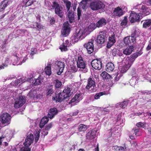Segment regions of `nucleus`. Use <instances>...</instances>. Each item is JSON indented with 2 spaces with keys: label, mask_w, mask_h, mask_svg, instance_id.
<instances>
[{
  "label": "nucleus",
  "mask_w": 151,
  "mask_h": 151,
  "mask_svg": "<svg viewBox=\"0 0 151 151\" xmlns=\"http://www.w3.org/2000/svg\"><path fill=\"white\" fill-rule=\"evenodd\" d=\"M77 4L76 3V4H74V5H73V6H72L73 9V10L74 11H75L76 9V6H77Z\"/></svg>",
  "instance_id": "nucleus-64"
},
{
  "label": "nucleus",
  "mask_w": 151,
  "mask_h": 151,
  "mask_svg": "<svg viewBox=\"0 0 151 151\" xmlns=\"http://www.w3.org/2000/svg\"><path fill=\"white\" fill-rule=\"evenodd\" d=\"M14 106L16 109H18L19 108V99L17 98L15 100Z\"/></svg>",
  "instance_id": "nucleus-44"
},
{
  "label": "nucleus",
  "mask_w": 151,
  "mask_h": 151,
  "mask_svg": "<svg viewBox=\"0 0 151 151\" xmlns=\"http://www.w3.org/2000/svg\"><path fill=\"white\" fill-rule=\"evenodd\" d=\"M34 139V136L32 134H30L29 135L27 136L25 142L23 143L24 146L29 147V146H30L33 142Z\"/></svg>",
  "instance_id": "nucleus-15"
},
{
  "label": "nucleus",
  "mask_w": 151,
  "mask_h": 151,
  "mask_svg": "<svg viewBox=\"0 0 151 151\" xmlns=\"http://www.w3.org/2000/svg\"><path fill=\"white\" fill-rule=\"evenodd\" d=\"M70 25L68 22L65 23L63 24V26L61 31L62 34L65 36H66L70 33Z\"/></svg>",
  "instance_id": "nucleus-11"
},
{
  "label": "nucleus",
  "mask_w": 151,
  "mask_h": 151,
  "mask_svg": "<svg viewBox=\"0 0 151 151\" xmlns=\"http://www.w3.org/2000/svg\"><path fill=\"white\" fill-rule=\"evenodd\" d=\"M42 96L41 94H36V96H35V98L36 99H40V97H41Z\"/></svg>",
  "instance_id": "nucleus-63"
},
{
  "label": "nucleus",
  "mask_w": 151,
  "mask_h": 151,
  "mask_svg": "<svg viewBox=\"0 0 151 151\" xmlns=\"http://www.w3.org/2000/svg\"><path fill=\"white\" fill-rule=\"evenodd\" d=\"M137 32L136 30H135L132 33L131 35V36H129L131 37H132V39H134L135 40V42H136V38L137 37Z\"/></svg>",
  "instance_id": "nucleus-45"
},
{
  "label": "nucleus",
  "mask_w": 151,
  "mask_h": 151,
  "mask_svg": "<svg viewBox=\"0 0 151 151\" xmlns=\"http://www.w3.org/2000/svg\"><path fill=\"white\" fill-rule=\"evenodd\" d=\"M70 88L67 87L64 89L63 92L60 93L56 95V97H52V99L55 100L56 102H61L65 99H67L71 95Z\"/></svg>",
  "instance_id": "nucleus-1"
},
{
  "label": "nucleus",
  "mask_w": 151,
  "mask_h": 151,
  "mask_svg": "<svg viewBox=\"0 0 151 151\" xmlns=\"http://www.w3.org/2000/svg\"><path fill=\"white\" fill-rule=\"evenodd\" d=\"M18 80H17L14 82H12L10 84L9 86H17L18 84Z\"/></svg>",
  "instance_id": "nucleus-55"
},
{
  "label": "nucleus",
  "mask_w": 151,
  "mask_h": 151,
  "mask_svg": "<svg viewBox=\"0 0 151 151\" xmlns=\"http://www.w3.org/2000/svg\"><path fill=\"white\" fill-rule=\"evenodd\" d=\"M31 51L30 55L32 56H33L37 52V49L35 48H32L31 49Z\"/></svg>",
  "instance_id": "nucleus-53"
},
{
  "label": "nucleus",
  "mask_w": 151,
  "mask_h": 151,
  "mask_svg": "<svg viewBox=\"0 0 151 151\" xmlns=\"http://www.w3.org/2000/svg\"><path fill=\"white\" fill-rule=\"evenodd\" d=\"M132 37L127 36L124 38V42L126 45H129L130 46L134 45L135 43V40L132 39Z\"/></svg>",
  "instance_id": "nucleus-20"
},
{
  "label": "nucleus",
  "mask_w": 151,
  "mask_h": 151,
  "mask_svg": "<svg viewBox=\"0 0 151 151\" xmlns=\"http://www.w3.org/2000/svg\"><path fill=\"white\" fill-rule=\"evenodd\" d=\"M49 121L48 117H44L42 118L40 123V127L42 128L45 125L47 124Z\"/></svg>",
  "instance_id": "nucleus-25"
},
{
  "label": "nucleus",
  "mask_w": 151,
  "mask_h": 151,
  "mask_svg": "<svg viewBox=\"0 0 151 151\" xmlns=\"http://www.w3.org/2000/svg\"><path fill=\"white\" fill-rule=\"evenodd\" d=\"M34 81H33L34 84L35 86L40 85L41 84L43 81L42 78L41 76L40 75L38 78L36 79Z\"/></svg>",
  "instance_id": "nucleus-31"
},
{
  "label": "nucleus",
  "mask_w": 151,
  "mask_h": 151,
  "mask_svg": "<svg viewBox=\"0 0 151 151\" xmlns=\"http://www.w3.org/2000/svg\"><path fill=\"white\" fill-rule=\"evenodd\" d=\"M88 128V126L81 124L78 126V131L80 132H85Z\"/></svg>",
  "instance_id": "nucleus-30"
},
{
  "label": "nucleus",
  "mask_w": 151,
  "mask_h": 151,
  "mask_svg": "<svg viewBox=\"0 0 151 151\" xmlns=\"http://www.w3.org/2000/svg\"><path fill=\"white\" fill-rule=\"evenodd\" d=\"M37 92L36 91L31 90L29 92L28 94V96L31 98L35 99V96L37 94Z\"/></svg>",
  "instance_id": "nucleus-34"
},
{
  "label": "nucleus",
  "mask_w": 151,
  "mask_h": 151,
  "mask_svg": "<svg viewBox=\"0 0 151 151\" xmlns=\"http://www.w3.org/2000/svg\"><path fill=\"white\" fill-rule=\"evenodd\" d=\"M21 151H31V149L29 147L24 146L21 148Z\"/></svg>",
  "instance_id": "nucleus-51"
},
{
  "label": "nucleus",
  "mask_w": 151,
  "mask_h": 151,
  "mask_svg": "<svg viewBox=\"0 0 151 151\" xmlns=\"http://www.w3.org/2000/svg\"><path fill=\"white\" fill-rule=\"evenodd\" d=\"M7 66V65L6 64H3L1 65H0V70L4 68L5 67H6Z\"/></svg>",
  "instance_id": "nucleus-61"
},
{
  "label": "nucleus",
  "mask_w": 151,
  "mask_h": 151,
  "mask_svg": "<svg viewBox=\"0 0 151 151\" xmlns=\"http://www.w3.org/2000/svg\"><path fill=\"white\" fill-rule=\"evenodd\" d=\"M77 65L78 68L81 69H85L86 67V62L83 60V58L81 56H78V58Z\"/></svg>",
  "instance_id": "nucleus-13"
},
{
  "label": "nucleus",
  "mask_w": 151,
  "mask_h": 151,
  "mask_svg": "<svg viewBox=\"0 0 151 151\" xmlns=\"http://www.w3.org/2000/svg\"><path fill=\"white\" fill-rule=\"evenodd\" d=\"M130 67L127 64L124 65L119 68V70L121 73H124Z\"/></svg>",
  "instance_id": "nucleus-32"
},
{
  "label": "nucleus",
  "mask_w": 151,
  "mask_h": 151,
  "mask_svg": "<svg viewBox=\"0 0 151 151\" xmlns=\"http://www.w3.org/2000/svg\"><path fill=\"white\" fill-rule=\"evenodd\" d=\"M97 133V131L92 129L89 131L86 134V139L87 140H91L94 139Z\"/></svg>",
  "instance_id": "nucleus-17"
},
{
  "label": "nucleus",
  "mask_w": 151,
  "mask_h": 151,
  "mask_svg": "<svg viewBox=\"0 0 151 151\" xmlns=\"http://www.w3.org/2000/svg\"><path fill=\"white\" fill-rule=\"evenodd\" d=\"M100 76L103 79H105L106 80L112 78L111 76L106 71L102 72L101 73Z\"/></svg>",
  "instance_id": "nucleus-28"
},
{
  "label": "nucleus",
  "mask_w": 151,
  "mask_h": 151,
  "mask_svg": "<svg viewBox=\"0 0 151 151\" xmlns=\"http://www.w3.org/2000/svg\"><path fill=\"white\" fill-rule=\"evenodd\" d=\"M148 8L145 5H142L140 9V14L144 16H146L148 14Z\"/></svg>",
  "instance_id": "nucleus-23"
},
{
  "label": "nucleus",
  "mask_w": 151,
  "mask_h": 151,
  "mask_svg": "<svg viewBox=\"0 0 151 151\" xmlns=\"http://www.w3.org/2000/svg\"><path fill=\"white\" fill-rule=\"evenodd\" d=\"M106 33L105 31H101L99 32L96 40L97 43L102 44L105 42L106 36Z\"/></svg>",
  "instance_id": "nucleus-7"
},
{
  "label": "nucleus",
  "mask_w": 151,
  "mask_h": 151,
  "mask_svg": "<svg viewBox=\"0 0 151 151\" xmlns=\"http://www.w3.org/2000/svg\"><path fill=\"white\" fill-rule=\"evenodd\" d=\"M40 132L39 131H38L36 133V137L35 138V141L36 142H37L39 140L40 136Z\"/></svg>",
  "instance_id": "nucleus-54"
},
{
  "label": "nucleus",
  "mask_w": 151,
  "mask_h": 151,
  "mask_svg": "<svg viewBox=\"0 0 151 151\" xmlns=\"http://www.w3.org/2000/svg\"><path fill=\"white\" fill-rule=\"evenodd\" d=\"M36 26L39 29H42L43 28V26L41 24L38 22H36Z\"/></svg>",
  "instance_id": "nucleus-57"
},
{
  "label": "nucleus",
  "mask_w": 151,
  "mask_h": 151,
  "mask_svg": "<svg viewBox=\"0 0 151 151\" xmlns=\"http://www.w3.org/2000/svg\"><path fill=\"white\" fill-rule=\"evenodd\" d=\"M114 149L116 151H124V148L121 146H114Z\"/></svg>",
  "instance_id": "nucleus-39"
},
{
  "label": "nucleus",
  "mask_w": 151,
  "mask_h": 151,
  "mask_svg": "<svg viewBox=\"0 0 151 151\" xmlns=\"http://www.w3.org/2000/svg\"><path fill=\"white\" fill-rule=\"evenodd\" d=\"M127 102L126 101H124L120 103V106L122 108H124L127 106Z\"/></svg>",
  "instance_id": "nucleus-46"
},
{
  "label": "nucleus",
  "mask_w": 151,
  "mask_h": 151,
  "mask_svg": "<svg viewBox=\"0 0 151 151\" xmlns=\"http://www.w3.org/2000/svg\"><path fill=\"white\" fill-rule=\"evenodd\" d=\"M11 118L10 114L7 113H4L0 115V121L2 124L7 125L10 124Z\"/></svg>",
  "instance_id": "nucleus-6"
},
{
  "label": "nucleus",
  "mask_w": 151,
  "mask_h": 151,
  "mask_svg": "<svg viewBox=\"0 0 151 151\" xmlns=\"http://www.w3.org/2000/svg\"><path fill=\"white\" fill-rule=\"evenodd\" d=\"M113 14L114 17H120L123 14V11L122 9L118 6L114 8Z\"/></svg>",
  "instance_id": "nucleus-19"
},
{
  "label": "nucleus",
  "mask_w": 151,
  "mask_h": 151,
  "mask_svg": "<svg viewBox=\"0 0 151 151\" xmlns=\"http://www.w3.org/2000/svg\"><path fill=\"white\" fill-rule=\"evenodd\" d=\"M55 65L59 69V70L57 72V74L58 75H60L63 72L65 67V64L64 62L57 61L56 62Z\"/></svg>",
  "instance_id": "nucleus-14"
},
{
  "label": "nucleus",
  "mask_w": 151,
  "mask_h": 151,
  "mask_svg": "<svg viewBox=\"0 0 151 151\" xmlns=\"http://www.w3.org/2000/svg\"><path fill=\"white\" fill-rule=\"evenodd\" d=\"M68 17L69 18V22L70 23H72L74 21V13L73 11L70 10L69 11L68 14Z\"/></svg>",
  "instance_id": "nucleus-26"
},
{
  "label": "nucleus",
  "mask_w": 151,
  "mask_h": 151,
  "mask_svg": "<svg viewBox=\"0 0 151 151\" xmlns=\"http://www.w3.org/2000/svg\"><path fill=\"white\" fill-rule=\"evenodd\" d=\"M92 67L95 70H100L102 68V63L101 59H95L93 60L91 63Z\"/></svg>",
  "instance_id": "nucleus-9"
},
{
  "label": "nucleus",
  "mask_w": 151,
  "mask_h": 151,
  "mask_svg": "<svg viewBox=\"0 0 151 151\" xmlns=\"http://www.w3.org/2000/svg\"><path fill=\"white\" fill-rule=\"evenodd\" d=\"M143 22H144L142 25L143 28H146L151 26V19H148L142 20L141 21V23Z\"/></svg>",
  "instance_id": "nucleus-27"
},
{
  "label": "nucleus",
  "mask_w": 151,
  "mask_h": 151,
  "mask_svg": "<svg viewBox=\"0 0 151 151\" xmlns=\"http://www.w3.org/2000/svg\"><path fill=\"white\" fill-rule=\"evenodd\" d=\"M49 20L50 24L51 25L54 24L55 23V19L53 17H49Z\"/></svg>",
  "instance_id": "nucleus-47"
},
{
  "label": "nucleus",
  "mask_w": 151,
  "mask_h": 151,
  "mask_svg": "<svg viewBox=\"0 0 151 151\" xmlns=\"http://www.w3.org/2000/svg\"><path fill=\"white\" fill-rule=\"evenodd\" d=\"M84 47L86 48L87 53L89 54H91L93 52L94 50V46L93 42H89L83 45Z\"/></svg>",
  "instance_id": "nucleus-16"
},
{
  "label": "nucleus",
  "mask_w": 151,
  "mask_h": 151,
  "mask_svg": "<svg viewBox=\"0 0 151 151\" xmlns=\"http://www.w3.org/2000/svg\"><path fill=\"white\" fill-rule=\"evenodd\" d=\"M123 50V53L126 55H129L131 54L134 50V47L133 45L129 46L127 48Z\"/></svg>",
  "instance_id": "nucleus-22"
},
{
  "label": "nucleus",
  "mask_w": 151,
  "mask_h": 151,
  "mask_svg": "<svg viewBox=\"0 0 151 151\" xmlns=\"http://www.w3.org/2000/svg\"><path fill=\"white\" fill-rule=\"evenodd\" d=\"M35 1H34L32 0H28L26 3V5L27 6H29L33 4L34 2Z\"/></svg>",
  "instance_id": "nucleus-49"
},
{
  "label": "nucleus",
  "mask_w": 151,
  "mask_h": 151,
  "mask_svg": "<svg viewBox=\"0 0 151 151\" xmlns=\"http://www.w3.org/2000/svg\"><path fill=\"white\" fill-rule=\"evenodd\" d=\"M134 132L135 135L137 136H139L141 134L140 129H137L134 130Z\"/></svg>",
  "instance_id": "nucleus-48"
},
{
  "label": "nucleus",
  "mask_w": 151,
  "mask_h": 151,
  "mask_svg": "<svg viewBox=\"0 0 151 151\" xmlns=\"http://www.w3.org/2000/svg\"><path fill=\"white\" fill-rule=\"evenodd\" d=\"M119 75V73H116V76L114 77V80L116 81H117L119 80V76H120V75L119 76H118Z\"/></svg>",
  "instance_id": "nucleus-60"
},
{
  "label": "nucleus",
  "mask_w": 151,
  "mask_h": 151,
  "mask_svg": "<svg viewBox=\"0 0 151 151\" xmlns=\"http://www.w3.org/2000/svg\"><path fill=\"white\" fill-rule=\"evenodd\" d=\"M127 23V17L125 16L124 17V19L122 20V21L121 23V26L126 25Z\"/></svg>",
  "instance_id": "nucleus-42"
},
{
  "label": "nucleus",
  "mask_w": 151,
  "mask_h": 151,
  "mask_svg": "<svg viewBox=\"0 0 151 151\" xmlns=\"http://www.w3.org/2000/svg\"><path fill=\"white\" fill-rule=\"evenodd\" d=\"M46 95L47 96H50L53 93L54 90L52 88H50L46 90Z\"/></svg>",
  "instance_id": "nucleus-41"
},
{
  "label": "nucleus",
  "mask_w": 151,
  "mask_h": 151,
  "mask_svg": "<svg viewBox=\"0 0 151 151\" xmlns=\"http://www.w3.org/2000/svg\"><path fill=\"white\" fill-rule=\"evenodd\" d=\"M15 56L16 57L17 60H15V61L14 62L13 64L14 65H19V64H18V56H17V55H15Z\"/></svg>",
  "instance_id": "nucleus-59"
},
{
  "label": "nucleus",
  "mask_w": 151,
  "mask_h": 151,
  "mask_svg": "<svg viewBox=\"0 0 151 151\" xmlns=\"http://www.w3.org/2000/svg\"><path fill=\"white\" fill-rule=\"evenodd\" d=\"M54 83H55V87L56 88H59L62 85L61 81L58 79H55L54 80Z\"/></svg>",
  "instance_id": "nucleus-33"
},
{
  "label": "nucleus",
  "mask_w": 151,
  "mask_h": 151,
  "mask_svg": "<svg viewBox=\"0 0 151 151\" xmlns=\"http://www.w3.org/2000/svg\"><path fill=\"white\" fill-rule=\"evenodd\" d=\"M95 82L94 79L89 78L88 80L87 84L85 88L87 91L89 93L94 92L96 91V89L94 88L96 87Z\"/></svg>",
  "instance_id": "nucleus-3"
},
{
  "label": "nucleus",
  "mask_w": 151,
  "mask_h": 151,
  "mask_svg": "<svg viewBox=\"0 0 151 151\" xmlns=\"http://www.w3.org/2000/svg\"><path fill=\"white\" fill-rule=\"evenodd\" d=\"M59 48L60 50L61 51H66L68 50L67 48L66 47L64 44H62L60 45Z\"/></svg>",
  "instance_id": "nucleus-43"
},
{
  "label": "nucleus",
  "mask_w": 151,
  "mask_h": 151,
  "mask_svg": "<svg viewBox=\"0 0 151 151\" xmlns=\"http://www.w3.org/2000/svg\"><path fill=\"white\" fill-rule=\"evenodd\" d=\"M52 123H50L45 126V130L46 131L49 130L52 127Z\"/></svg>",
  "instance_id": "nucleus-52"
},
{
  "label": "nucleus",
  "mask_w": 151,
  "mask_h": 151,
  "mask_svg": "<svg viewBox=\"0 0 151 151\" xmlns=\"http://www.w3.org/2000/svg\"><path fill=\"white\" fill-rule=\"evenodd\" d=\"M8 1L7 0H4L1 1L0 3V12L4 10L7 6Z\"/></svg>",
  "instance_id": "nucleus-29"
},
{
  "label": "nucleus",
  "mask_w": 151,
  "mask_h": 151,
  "mask_svg": "<svg viewBox=\"0 0 151 151\" xmlns=\"http://www.w3.org/2000/svg\"><path fill=\"white\" fill-rule=\"evenodd\" d=\"M83 34L79 31L78 33L73 34L71 37V40L73 42H78L79 40H81L83 38Z\"/></svg>",
  "instance_id": "nucleus-12"
},
{
  "label": "nucleus",
  "mask_w": 151,
  "mask_h": 151,
  "mask_svg": "<svg viewBox=\"0 0 151 151\" xmlns=\"http://www.w3.org/2000/svg\"><path fill=\"white\" fill-rule=\"evenodd\" d=\"M65 4L66 7L67 9V12L69 11V10L71 7V3L69 1H66L65 2Z\"/></svg>",
  "instance_id": "nucleus-40"
},
{
  "label": "nucleus",
  "mask_w": 151,
  "mask_h": 151,
  "mask_svg": "<svg viewBox=\"0 0 151 151\" xmlns=\"http://www.w3.org/2000/svg\"><path fill=\"white\" fill-rule=\"evenodd\" d=\"M45 72L46 74L50 76L51 74V67L50 65H48L45 68Z\"/></svg>",
  "instance_id": "nucleus-35"
},
{
  "label": "nucleus",
  "mask_w": 151,
  "mask_h": 151,
  "mask_svg": "<svg viewBox=\"0 0 151 151\" xmlns=\"http://www.w3.org/2000/svg\"><path fill=\"white\" fill-rule=\"evenodd\" d=\"M6 137L5 135H2L0 137V145H1L2 142L3 141L5 138Z\"/></svg>",
  "instance_id": "nucleus-58"
},
{
  "label": "nucleus",
  "mask_w": 151,
  "mask_h": 151,
  "mask_svg": "<svg viewBox=\"0 0 151 151\" xmlns=\"http://www.w3.org/2000/svg\"><path fill=\"white\" fill-rule=\"evenodd\" d=\"M24 97L19 96V107L23 106L25 102Z\"/></svg>",
  "instance_id": "nucleus-37"
},
{
  "label": "nucleus",
  "mask_w": 151,
  "mask_h": 151,
  "mask_svg": "<svg viewBox=\"0 0 151 151\" xmlns=\"http://www.w3.org/2000/svg\"><path fill=\"white\" fill-rule=\"evenodd\" d=\"M70 68L71 71L73 72H76L77 71L78 69L76 65H74L73 64L70 65Z\"/></svg>",
  "instance_id": "nucleus-50"
},
{
  "label": "nucleus",
  "mask_w": 151,
  "mask_h": 151,
  "mask_svg": "<svg viewBox=\"0 0 151 151\" xmlns=\"http://www.w3.org/2000/svg\"><path fill=\"white\" fill-rule=\"evenodd\" d=\"M114 68V64L112 62L108 63L106 66V69L107 71L110 72L113 71Z\"/></svg>",
  "instance_id": "nucleus-24"
},
{
  "label": "nucleus",
  "mask_w": 151,
  "mask_h": 151,
  "mask_svg": "<svg viewBox=\"0 0 151 151\" xmlns=\"http://www.w3.org/2000/svg\"><path fill=\"white\" fill-rule=\"evenodd\" d=\"M53 9H55V13L60 18H62L64 13L63 12V8L60 6L58 3L55 1L52 2V6Z\"/></svg>",
  "instance_id": "nucleus-4"
},
{
  "label": "nucleus",
  "mask_w": 151,
  "mask_h": 151,
  "mask_svg": "<svg viewBox=\"0 0 151 151\" xmlns=\"http://www.w3.org/2000/svg\"><path fill=\"white\" fill-rule=\"evenodd\" d=\"M151 49V41L149 42V43L147 46L146 49L147 50H149Z\"/></svg>",
  "instance_id": "nucleus-62"
},
{
  "label": "nucleus",
  "mask_w": 151,
  "mask_h": 151,
  "mask_svg": "<svg viewBox=\"0 0 151 151\" xmlns=\"http://www.w3.org/2000/svg\"><path fill=\"white\" fill-rule=\"evenodd\" d=\"M81 94L80 93H77L74 97V99H75L76 101H78L79 100V97H80Z\"/></svg>",
  "instance_id": "nucleus-56"
},
{
  "label": "nucleus",
  "mask_w": 151,
  "mask_h": 151,
  "mask_svg": "<svg viewBox=\"0 0 151 151\" xmlns=\"http://www.w3.org/2000/svg\"><path fill=\"white\" fill-rule=\"evenodd\" d=\"M142 53L141 52L139 51L133 54L129 57L127 58V59H128V63L127 64L130 67L135 59L138 56L141 55Z\"/></svg>",
  "instance_id": "nucleus-10"
},
{
  "label": "nucleus",
  "mask_w": 151,
  "mask_h": 151,
  "mask_svg": "<svg viewBox=\"0 0 151 151\" xmlns=\"http://www.w3.org/2000/svg\"><path fill=\"white\" fill-rule=\"evenodd\" d=\"M109 40L106 46L107 48H110L116 42L115 35H112L111 36L109 37Z\"/></svg>",
  "instance_id": "nucleus-21"
},
{
  "label": "nucleus",
  "mask_w": 151,
  "mask_h": 151,
  "mask_svg": "<svg viewBox=\"0 0 151 151\" xmlns=\"http://www.w3.org/2000/svg\"><path fill=\"white\" fill-rule=\"evenodd\" d=\"M145 125V124L144 123L139 122L137 123L136 125L138 128H142L145 129L146 128Z\"/></svg>",
  "instance_id": "nucleus-38"
},
{
  "label": "nucleus",
  "mask_w": 151,
  "mask_h": 151,
  "mask_svg": "<svg viewBox=\"0 0 151 151\" xmlns=\"http://www.w3.org/2000/svg\"><path fill=\"white\" fill-rule=\"evenodd\" d=\"M106 94L105 91H102L98 93H96L94 96V98L95 99H99L100 97Z\"/></svg>",
  "instance_id": "nucleus-36"
},
{
  "label": "nucleus",
  "mask_w": 151,
  "mask_h": 151,
  "mask_svg": "<svg viewBox=\"0 0 151 151\" xmlns=\"http://www.w3.org/2000/svg\"><path fill=\"white\" fill-rule=\"evenodd\" d=\"M142 18V17L139 14L134 11L131 12L129 17V20L131 23L139 22Z\"/></svg>",
  "instance_id": "nucleus-5"
},
{
  "label": "nucleus",
  "mask_w": 151,
  "mask_h": 151,
  "mask_svg": "<svg viewBox=\"0 0 151 151\" xmlns=\"http://www.w3.org/2000/svg\"><path fill=\"white\" fill-rule=\"evenodd\" d=\"M89 7L93 11H96L104 8L105 5L100 1H91Z\"/></svg>",
  "instance_id": "nucleus-2"
},
{
  "label": "nucleus",
  "mask_w": 151,
  "mask_h": 151,
  "mask_svg": "<svg viewBox=\"0 0 151 151\" xmlns=\"http://www.w3.org/2000/svg\"><path fill=\"white\" fill-rule=\"evenodd\" d=\"M106 24V20L104 18L100 19L96 23V25L94 23H91L89 26L90 28H91L93 30L95 29L96 27H99L105 25Z\"/></svg>",
  "instance_id": "nucleus-8"
},
{
  "label": "nucleus",
  "mask_w": 151,
  "mask_h": 151,
  "mask_svg": "<svg viewBox=\"0 0 151 151\" xmlns=\"http://www.w3.org/2000/svg\"><path fill=\"white\" fill-rule=\"evenodd\" d=\"M58 113V111L56 108H51L48 111V117L50 119H52Z\"/></svg>",
  "instance_id": "nucleus-18"
}]
</instances>
